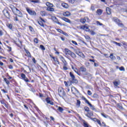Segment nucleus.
Instances as JSON below:
<instances>
[{"label":"nucleus","instance_id":"obj_1","mask_svg":"<svg viewBox=\"0 0 127 127\" xmlns=\"http://www.w3.org/2000/svg\"><path fill=\"white\" fill-rule=\"evenodd\" d=\"M12 11L16 14V15H18L19 17H23L22 13H21V12H20L17 8H14L12 9Z\"/></svg>","mask_w":127,"mask_h":127},{"label":"nucleus","instance_id":"obj_2","mask_svg":"<svg viewBox=\"0 0 127 127\" xmlns=\"http://www.w3.org/2000/svg\"><path fill=\"white\" fill-rule=\"evenodd\" d=\"M69 75L71 78V83H74L75 84H77V83H78V80L75 78V75H74L72 72H69Z\"/></svg>","mask_w":127,"mask_h":127},{"label":"nucleus","instance_id":"obj_3","mask_svg":"<svg viewBox=\"0 0 127 127\" xmlns=\"http://www.w3.org/2000/svg\"><path fill=\"white\" fill-rule=\"evenodd\" d=\"M79 28H80V29H83V30H85V31H90V29H89V27L87 25L79 26Z\"/></svg>","mask_w":127,"mask_h":127},{"label":"nucleus","instance_id":"obj_4","mask_svg":"<svg viewBox=\"0 0 127 127\" xmlns=\"http://www.w3.org/2000/svg\"><path fill=\"white\" fill-rule=\"evenodd\" d=\"M59 93L60 96H65V95L66 94L65 92H64V90L63 89V88L62 87H60L59 88Z\"/></svg>","mask_w":127,"mask_h":127},{"label":"nucleus","instance_id":"obj_5","mask_svg":"<svg viewBox=\"0 0 127 127\" xmlns=\"http://www.w3.org/2000/svg\"><path fill=\"white\" fill-rule=\"evenodd\" d=\"M26 10L30 15H36V12L35 11L32 10L29 8H26Z\"/></svg>","mask_w":127,"mask_h":127},{"label":"nucleus","instance_id":"obj_6","mask_svg":"<svg viewBox=\"0 0 127 127\" xmlns=\"http://www.w3.org/2000/svg\"><path fill=\"white\" fill-rule=\"evenodd\" d=\"M3 13L4 15L6 17H7V18H9V12H8V11H7V10H6V9H4L3 10Z\"/></svg>","mask_w":127,"mask_h":127},{"label":"nucleus","instance_id":"obj_7","mask_svg":"<svg viewBox=\"0 0 127 127\" xmlns=\"http://www.w3.org/2000/svg\"><path fill=\"white\" fill-rule=\"evenodd\" d=\"M21 77L22 79H23V80H24L25 82H29V80L28 79V78H27V77H26L24 73H22L21 74Z\"/></svg>","mask_w":127,"mask_h":127},{"label":"nucleus","instance_id":"obj_8","mask_svg":"<svg viewBox=\"0 0 127 127\" xmlns=\"http://www.w3.org/2000/svg\"><path fill=\"white\" fill-rule=\"evenodd\" d=\"M80 21L81 23H85L86 21H89V18L88 17H85L83 18H81L80 19Z\"/></svg>","mask_w":127,"mask_h":127},{"label":"nucleus","instance_id":"obj_9","mask_svg":"<svg viewBox=\"0 0 127 127\" xmlns=\"http://www.w3.org/2000/svg\"><path fill=\"white\" fill-rule=\"evenodd\" d=\"M71 92L74 95H75V94H78V93H79V91H78V90H77V89H76V88L74 87H71Z\"/></svg>","mask_w":127,"mask_h":127},{"label":"nucleus","instance_id":"obj_10","mask_svg":"<svg viewBox=\"0 0 127 127\" xmlns=\"http://www.w3.org/2000/svg\"><path fill=\"white\" fill-rule=\"evenodd\" d=\"M61 19L65 21V22H67V23H72V22H71V20L70 19H68L67 18H66L65 17H63L61 18Z\"/></svg>","mask_w":127,"mask_h":127},{"label":"nucleus","instance_id":"obj_11","mask_svg":"<svg viewBox=\"0 0 127 127\" xmlns=\"http://www.w3.org/2000/svg\"><path fill=\"white\" fill-rule=\"evenodd\" d=\"M63 15H64V16H66L68 17L71 15V13H70V12L68 11H66L65 12H64Z\"/></svg>","mask_w":127,"mask_h":127},{"label":"nucleus","instance_id":"obj_12","mask_svg":"<svg viewBox=\"0 0 127 127\" xmlns=\"http://www.w3.org/2000/svg\"><path fill=\"white\" fill-rule=\"evenodd\" d=\"M76 54L78 55V56H80V57H82V58H85V55H84V54L81 52H78L76 53Z\"/></svg>","mask_w":127,"mask_h":127},{"label":"nucleus","instance_id":"obj_13","mask_svg":"<svg viewBox=\"0 0 127 127\" xmlns=\"http://www.w3.org/2000/svg\"><path fill=\"white\" fill-rule=\"evenodd\" d=\"M46 102L48 104H50V105H52V106H53L54 105L53 102L51 101L49 98H46Z\"/></svg>","mask_w":127,"mask_h":127},{"label":"nucleus","instance_id":"obj_14","mask_svg":"<svg viewBox=\"0 0 127 127\" xmlns=\"http://www.w3.org/2000/svg\"><path fill=\"white\" fill-rule=\"evenodd\" d=\"M96 13L98 14V15H101L102 13H103V10L101 9H98L96 11Z\"/></svg>","mask_w":127,"mask_h":127},{"label":"nucleus","instance_id":"obj_15","mask_svg":"<svg viewBox=\"0 0 127 127\" xmlns=\"http://www.w3.org/2000/svg\"><path fill=\"white\" fill-rule=\"evenodd\" d=\"M72 69H73V71H74V72L75 73H77V74L79 75H80V73H79V70H78V69H77V68L76 67H73V66H71Z\"/></svg>","mask_w":127,"mask_h":127},{"label":"nucleus","instance_id":"obj_16","mask_svg":"<svg viewBox=\"0 0 127 127\" xmlns=\"http://www.w3.org/2000/svg\"><path fill=\"white\" fill-rule=\"evenodd\" d=\"M112 20L115 21V22H116V23H119V22H120V19L116 17H113Z\"/></svg>","mask_w":127,"mask_h":127},{"label":"nucleus","instance_id":"obj_17","mask_svg":"<svg viewBox=\"0 0 127 127\" xmlns=\"http://www.w3.org/2000/svg\"><path fill=\"white\" fill-rule=\"evenodd\" d=\"M64 52L66 55H67V54L68 55H69L71 52V51H70V50L68 49H64Z\"/></svg>","mask_w":127,"mask_h":127},{"label":"nucleus","instance_id":"obj_18","mask_svg":"<svg viewBox=\"0 0 127 127\" xmlns=\"http://www.w3.org/2000/svg\"><path fill=\"white\" fill-rule=\"evenodd\" d=\"M86 117H88V118H90V117H92L93 116V112L92 111H88L87 114L85 115Z\"/></svg>","mask_w":127,"mask_h":127},{"label":"nucleus","instance_id":"obj_19","mask_svg":"<svg viewBox=\"0 0 127 127\" xmlns=\"http://www.w3.org/2000/svg\"><path fill=\"white\" fill-rule=\"evenodd\" d=\"M62 6L63 7H64V8H68L69 7V5H68V4L66 3H63L62 4Z\"/></svg>","mask_w":127,"mask_h":127},{"label":"nucleus","instance_id":"obj_20","mask_svg":"<svg viewBox=\"0 0 127 127\" xmlns=\"http://www.w3.org/2000/svg\"><path fill=\"white\" fill-rule=\"evenodd\" d=\"M106 11H107V14H111L112 10L111 9V8H109V7H107L106 8Z\"/></svg>","mask_w":127,"mask_h":127},{"label":"nucleus","instance_id":"obj_21","mask_svg":"<svg viewBox=\"0 0 127 127\" xmlns=\"http://www.w3.org/2000/svg\"><path fill=\"white\" fill-rule=\"evenodd\" d=\"M69 56H71L72 58H76V55L72 52L69 54Z\"/></svg>","mask_w":127,"mask_h":127},{"label":"nucleus","instance_id":"obj_22","mask_svg":"<svg viewBox=\"0 0 127 127\" xmlns=\"http://www.w3.org/2000/svg\"><path fill=\"white\" fill-rule=\"evenodd\" d=\"M46 5L48 7H53V4H52L49 2H48L46 3Z\"/></svg>","mask_w":127,"mask_h":127},{"label":"nucleus","instance_id":"obj_23","mask_svg":"<svg viewBox=\"0 0 127 127\" xmlns=\"http://www.w3.org/2000/svg\"><path fill=\"white\" fill-rule=\"evenodd\" d=\"M47 10H48V11H54V8H52V7H48L47 8Z\"/></svg>","mask_w":127,"mask_h":127},{"label":"nucleus","instance_id":"obj_24","mask_svg":"<svg viewBox=\"0 0 127 127\" xmlns=\"http://www.w3.org/2000/svg\"><path fill=\"white\" fill-rule=\"evenodd\" d=\"M110 58L112 59V60H116V57L114 56V54H111L110 56Z\"/></svg>","mask_w":127,"mask_h":127},{"label":"nucleus","instance_id":"obj_25","mask_svg":"<svg viewBox=\"0 0 127 127\" xmlns=\"http://www.w3.org/2000/svg\"><path fill=\"white\" fill-rule=\"evenodd\" d=\"M120 81H114V85L116 86V87H118V86H119V85H120Z\"/></svg>","mask_w":127,"mask_h":127},{"label":"nucleus","instance_id":"obj_26","mask_svg":"<svg viewBox=\"0 0 127 127\" xmlns=\"http://www.w3.org/2000/svg\"><path fill=\"white\" fill-rule=\"evenodd\" d=\"M31 2H34V3H39L40 0H31Z\"/></svg>","mask_w":127,"mask_h":127},{"label":"nucleus","instance_id":"obj_27","mask_svg":"<svg viewBox=\"0 0 127 127\" xmlns=\"http://www.w3.org/2000/svg\"><path fill=\"white\" fill-rule=\"evenodd\" d=\"M25 51L26 54L27 55L28 57H31V55L30 54V53L28 51L25 49Z\"/></svg>","mask_w":127,"mask_h":127},{"label":"nucleus","instance_id":"obj_28","mask_svg":"<svg viewBox=\"0 0 127 127\" xmlns=\"http://www.w3.org/2000/svg\"><path fill=\"white\" fill-rule=\"evenodd\" d=\"M80 71H81V72H86V69L84 66H81L80 67Z\"/></svg>","mask_w":127,"mask_h":127},{"label":"nucleus","instance_id":"obj_29","mask_svg":"<svg viewBox=\"0 0 127 127\" xmlns=\"http://www.w3.org/2000/svg\"><path fill=\"white\" fill-rule=\"evenodd\" d=\"M95 120V122H97V123H98V124L100 125V126H102V123H101V121H100V120L96 119V118H94Z\"/></svg>","mask_w":127,"mask_h":127},{"label":"nucleus","instance_id":"obj_30","mask_svg":"<svg viewBox=\"0 0 127 127\" xmlns=\"http://www.w3.org/2000/svg\"><path fill=\"white\" fill-rule=\"evenodd\" d=\"M3 81H4V82H5V83H6V84H7V85H9V80H7V79H6V78H4Z\"/></svg>","mask_w":127,"mask_h":127},{"label":"nucleus","instance_id":"obj_31","mask_svg":"<svg viewBox=\"0 0 127 127\" xmlns=\"http://www.w3.org/2000/svg\"><path fill=\"white\" fill-rule=\"evenodd\" d=\"M117 24H118L119 26H120L121 27H123V26H124V24H123L121 21H119V22L117 23Z\"/></svg>","mask_w":127,"mask_h":127},{"label":"nucleus","instance_id":"obj_32","mask_svg":"<svg viewBox=\"0 0 127 127\" xmlns=\"http://www.w3.org/2000/svg\"><path fill=\"white\" fill-rule=\"evenodd\" d=\"M83 126L84 127H89V125L85 121H83Z\"/></svg>","mask_w":127,"mask_h":127},{"label":"nucleus","instance_id":"obj_33","mask_svg":"<svg viewBox=\"0 0 127 127\" xmlns=\"http://www.w3.org/2000/svg\"><path fill=\"white\" fill-rule=\"evenodd\" d=\"M96 23L97 25H100V26H102L104 25L103 24H102L99 21H97L96 22Z\"/></svg>","mask_w":127,"mask_h":127},{"label":"nucleus","instance_id":"obj_34","mask_svg":"<svg viewBox=\"0 0 127 127\" xmlns=\"http://www.w3.org/2000/svg\"><path fill=\"white\" fill-rule=\"evenodd\" d=\"M7 26L9 29H12V25L11 24H7Z\"/></svg>","mask_w":127,"mask_h":127},{"label":"nucleus","instance_id":"obj_35","mask_svg":"<svg viewBox=\"0 0 127 127\" xmlns=\"http://www.w3.org/2000/svg\"><path fill=\"white\" fill-rule=\"evenodd\" d=\"M38 23H39V24L41 26H42L43 27H44V24H43V23L42 22H41V21H38Z\"/></svg>","mask_w":127,"mask_h":127},{"label":"nucleus","instance_id":"obj_36","mask_svg":"<svg viewBox=\"0 0 127 127\" xmlns=\"http://www.w3.org/2000/svg\"><path fill=\"white\" fill-rule=\"evenodd\" d=\"M58 110V111L61 112V113H62V112H63L64 111V109H63V108H62L61 107H59V108Z\"/></svg>","mask_w":127,"mask_h":127},{"label":"nucleus","instance_id":"obj_37","mask_svg":"<svg viewBox=\"0 0 127 127\" xmlns=\"http://www.w3.org/2000/svg\"><path fill=\"white\" fill-rule=\"evenodd\" d=\"M40 48H41V49L42 50H43V51L45 50V47H44V45H41L40 46Z\"/></svg>","mask_w":127,"mask_h":127},{"label":"nucleus","instance_id":"obj_38","mask_svg":"<svg viewBox=\"0 0 127 127\" xmlns=\"http://www.w3.org/2000/svg\"><path fill=\"white\" fill-rule=\"evenodd\" d=\"M113 43H114V44H116V45H118V46H120V47H121V46H122V45H121L120 43H117V42H113Z\"/></svg>","mask_w":127,"mask_h":127},{"label":"nucleus","instance_id":"obj_39","mask_svg":"<svg viewBox=\"0 0 127 127\" xmlns=\"http://www.w3.org/2000/svg\"><path fill=\"white\" fill-rule=\"evenodd\" d=\"M93 97L95 98V99H98V98H99V96L97 94H94Z\"/></svg>","mask_w":127,"mask_h":127},{"label":"nucleus","instance_id":"obj_40","mask_svg":"<svg viewBox=\"0 0 127 127\" xmlns=\"http://www.w3.org/2000/svg\"><path fill=\"white\" fill-rule=\"evenodd\" d=\"M75 0H68V1L69 2V3H74Z\"/></svg>","mask_w":127,"mask_h":127},{"label":"nucleus","instance_id":"obj_41","mask_svg":"<svg viewBox=\"0 0 127 127\" xmlns=\"http://www.w3.org/2000/svg\"><path fill=\"white\" fill-rule=\"evenodd\" d=\"M57 23L58 24H59V25H61V26H62V25H63L64 26H65V24H62V23H60L59 21H57Z\"/></svg>","mask_w":127,"mask_h":127},{"label":"nucleus","instance_id":"obj_42","mask_svg":"<svg viewBox=\"0 0 127 127\" xmlns=\"http://www.w3.org/2000/svg\"><path fill=\"white\" fill-rule=\"evenodd\" d=\"M41 14L42 16H45V14H46V12L45 11H41Z\"/></svg>","mask_w":127,"mask_h":127},{"label":"nucleus","instance_id":"obj_43","mask_svg":"<svg viewBox=\"0 0 127 127\" xmlns=\"http://www.w3.org/2000/svg\"><path fill=\"white\" fill-rule=\"evenodd\" d=\"M89 32L90 34H91V35H95V34H96L94 31H92V30L89 31Z\"/></svg>","mask_w":127,"mask_h":127},{"label":"nucleus","instance_id":"obj_44","mask_svg":"<svg viewBox=\"0 0 127 127\" xmlns=\"http://www.w3.org/2000/svg\"><path fill=\"white\" fill-rule=\"evenodd\" d=\"M34 42L37 44V43H38V39L37 38H35L34 39Z\"/></svg>","mask_w":127,"mask_h":127},{"label":"nucleus","instance_id":"obj_45","mask_svg":"<svg viewBox=\"0 0 127 127\" xmlns=\"http://www.w3.org/2000/svg\"><path fill=\"white\" fill-rule=\"evenodd\" d=\"M117 107L119 108V109H120V110H122L123 109V106L121 105V104H117Z\"/></svg>","mask_w":127,"mask_h":127},{"label":"nucleus","instance_id":"obj_46","mask_svg":"<svg viewBox=\"0 0 127 127\" xmlns=\"http://www.w3.org/2000/svg\"><path fill=\"white\" fill-rule=\"evenodd\" d=\"M84 110H85V112H88L89 111V108L88 107H84Z\"/></svg>","mask_w":127,"mask_h":127},{"label":"nucleus","instance_id":"obj_47","mask_svg":"<svg viewBox=\"0 0 127 127\" xmlns=\"http://www.w3.org/2000/svg\"><path fill=\"white\" fill-rule=\"evenodd\" d=\"M119 69L120 71H125V67H124L123 66H121V67H120Z\"/></svg>","mask_w":127,"mask_h":127},{"label":"nucleus","instance_id":"obj_48","mask_svg":"<svg viewBox=\"0 0 127 127\" xmlns=\"http://www.w3.org/2000/svg\"><path fill=\"white\" fill-rule=\"evenodd\" d=\"M89 106H90V107L91 110H93V111L95 110V107H94L93 106V105H92V104H90L89 105Z\"/></svg>","mask_w":127,"mask_h":127},{"label":"nucleus","instance_id":"obj_49","mask_svg":"<svg viewBox=\"0 0 127 127\" xmlns=\"http://www.w3.org/2000/svg\"><path fill=\"white\" fill-rule=\"evenodd\" d=\"M101 115L102 117H104V118H108V115H106L104 113H102Z\"/></svg>","mask_w":127,"mask_h":127},{"label":"nucleus","instance_id":"obj_50","mask_svg":"<svg viewBox=\"0 0 127 127\" xmlns=\"http://www.w3.org/2000/svg\"><path fill=\"white\" fill-rule=\"evenodd\" d=\"M64 70H68V67H67V65H64L63 66Z\"/></svg>","mask_w":127,"mask_h":127},{"label":"nucleus","instance_id":"obj_51","mask_svg":"<svg viewBox=\"0 0 127 127\" xmlns=\"http://www.w3.org/2000/svg\"><path fill=\"white\" fill-rule=\"evenodd\" d=\"M57 30L58 32H60V33H63V31L61 30L60 29H57Z\"/></svg>","mask_w":127,"mask_h":127},{"label":"nucleus","instance_id":"obj_52","mask_svg":"<svg viewBox=\"0 0 127 127\" xmlns=\"http://www.w3.org/2000/svg\"><path fill=\"white\" fill-rule=\"evenodd\" d=\"M71 42L73 44H74V45H78V44L75 41H71Z\"/></svg>","mask_w":127,"mask_h":127},{"label":"nucleus","instance_id":"obj_53","mask_svg":"<svg viewBox=\"0 0 127 127\" xmlns=\"http://www.w3.org/2000/svg\"><path fill=\"white\" fill-rule=\"evenodd\" d=\"M1 91L3 93H4V94L7 93V91H6V90H4V89H1Z\"/></svg>","mask_w":127,"mask_h":127},{"label":"nucleus","instance_id":"obj_54","mask_svg":"<svg viewBox=\"0 0 127 127\" xmlns=\"http://www.w3.org/2000/svg\"><path fill=\"white\" fill-rule=\"evenodd\" d=\"M52 59L54 60V61H55V62H56L57 61H58V60L57 59V58H56L54 57H52Z\"/></svg>","mask_w":127,"mask_h":127},{"label":"nucleus","instance_id":"obj_55","mask_svg":"<svg viewBox=\"0 0 127 127\" xmlns=\"http://www.w3.org/2000/svg\"><path fill=\"white\" fill-rule=\"evenodd\" d=\"M87 94L88 95H89V96H91V95H92V92H91V91L88 90Z\"/></svg>","mask_w":127,"mask_h":127},{"label":"nucleus","instance_id":"obj_56","mask_svg":"<svg viewBox=\"0 0 127 127\" xmlns=\"http://www.w3.org/2000/svg\"><path fill=\"white\" fill-rule=\"evenodd\" d=\"M84 37L86 39H88V40L90 39V37H89V36L88 35L84 36Z\"/></svg>","mask_w":127,"mask_h":127},{"label":"nucleus","instance_id":"obj_57","mask_svg":"<svg viewBox=\"0 0 127 127\" xmlns=\"http://www.w3.org/2000/svg\"><path fill=\"white\" fill-rule=\"evenodd\" d=\"M80 104H81V102L80 101V100H77V106H80Z\"/></svg>","mask_w":127,"mask_h":127},{"label":"nucleus","instance_id":"obj_58","mask_svg":"<svg viewBox=\"0 0 127 127\" xmlns=\"http://www.w3.org/2000/svg\"><path fill=\"white\" fill-rule=\"evenodd\" d=\"M85 103H86V104H88V105H89V106L90 105H91V103H90V102H89V101H88V100H86V101H85Z\"/></svg>","mask_w":127,"mask_h":127},{"label":"nucleus","instance_id":"obj_59","mask_svg":"<svg viewBox=\"0 0 127 127\" xmlns=\"http://www.w3.org/2000/svg\"><path fill=\"white\" fill-rule=\"evenodd\" d=\"M91 10L94 11V10H95V7H94V6H91Z\"/></svg>","mask_w":127,"mask_h":127},{"label":"nucleus","instance_id":"obj_60","mask_svg":"<svg viewBox=\"0 0 127 127\" xmlns=\"http://www.w3.org/2000/svg\"><path fill=\"white\" fill-rule=\"evenodd\" d=\"M64 63V66H67V62H66V61H64V63Z\"/></svg>","mask_w":127,"mask_h":127},{"label":"nucleus","instance_id":"obj_61","mask_svg":"<svg viewBox=\"0 0 127 127\" xmlns=\"http://www.w3.org/2000/svg\"><path fill=\"white\" fill-rule=\"evenodd\" d=\"M29 29L30 31H33V28L31 26H29Z\"/></svg>","mask_w":127,"mask_h":127},{"label":"nucleus","instance_id":"obj_62","mask_svg":"<svg viewBox=\"0 0 127 127\" xmlns=\"http://www.w3.org/2000/svg\"><path fill=\"white\" fill-rule=\"evenodd\" d=\"M14 19L15 21H18V19L16 16L14 18Z\"/></svg>","mask_w":127,"mask_h":127},{"label":"nucleus","instance_id":"obj_63","mask_svg":"<svg viewBox=\"0 0 127 127\" xmlns=\"http://www.w3.org/2000/svg\"><path fill=\"white\" fill-rule=\"evenodd\" d=\"M4 106L5 108H6V109H8V106L6 105V104H4Z\"/></svg>","mask_w":127,"mask_h":127},{"label":"nucleus","instance_id":"obj_64","mask_svg":"<svg viewBox=\"0 0 127 127\" xmlns=\"http://www.w3.org/2000/svg\"><path fill=\"white\" fill-rule=\"evenodd\" d=\"M13 67L11 65H9V69H13Z\"/></svg>","mask_w":127,"mask_h":127}]
</instances>
